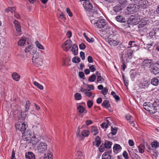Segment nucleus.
I'll return each mask as SVG.
<instances>
[{"instance_id": "f257e3e1", "label": "nucleus", "mask_w": 159, "mask_h": 159, "mask_svg": "<svg viewBox=\"0 0 159 159\" xmlns=\"http://www.w3.org/2000/svg\"><path fill=\"white\" fill-rule=\"evenodd\" d=\"M96 27L99 28H104V30H109L110 28L105 20L100 17H98Z\"/></svg>"}, {"instance_id": "f03ea898", "label": "nucleus", "mask_w": 159, "mask_h": 159, "mask_svg": "<svg viewBox=\"0 0 159 159\" xmlns=\"http://www.w3.org/2000/svg\"><path fill=\"white\" fill-rule=\"evenodd\" d=\"M108 42L111 46H115L117 45L119 42L117 36L114 34H110L108 37Z\"/></svg>"}, {"instance_id": "7ed1b4c3", "label": "nucleus", "mask_w": 159, "mask_h": 159, "mask_svg": "<svg viewBox=\"0 0 159 159\" xmlns=\"http://www.w3.org/2000/svg\"><path fill=\"white\" fill-rule=\"evenodd\" d=\"M139 6L135 4H130L127 7L126 12L129 14H130L135 12L138 10Z\"/></svg>"}, {"instance_id": "20e7f679", "label": "nucleus", "mask_w": 159, "mask_h": 159, "mask_svg": "<svg viewBox=\"0 0 159 159\" xmlns=\"http://www.w3.org/2000/svg\"><path fill=\"white\" fill-rule=\"evenodd\" d=\"M27 127V123H24L22 121L18 122L16 125V129L20 131L22 133L25 131V130Z\"/></svg>"}, {"instance_id": "39448f33", "label": "nucleus", "mask_w": 159, "mask_h": 159, "mask_svg": "<svg viewBox=\"0 0 159 159\" xmlns=\"http://www.w3.org/2000/svg\"><path fill=\"white\" fill-rule=\"evenodd\" d=\"M155 103H156V102H154L153 103H145L143 105V108L150 112L152 111L155 109V108L156 107Z\"/></svg>"}, {"instance_id": "423d86ee", "label": "nucleus", "mask_w": 159, "mask_h": 159, "mask_svg": "<svg viewBox=\"0 0 159 159\" xmlns=\"http://www.w3.org/2000/svg\"><path fill=\"white\" fill-rule=\"evenodd\" d=\"M147 25V20L144 19L141 20L138 25V27L139 28V31L140 32L146 31V25Z\"/></svg>"}, {"instance_id": "0eeeda50", "label": "nucleus", "mask_w": 159, "mask_h": 159, "mask_svg": "<svg viewBox=\"0 0 159 159\" xmlns=\"http://www.w3.org/2000/svg\"><path fill=\"white\" fill-rule=\"evenodd\" d=\"M47 145L46 143L40 142L38 143L37 150L40 153H44L47 150Z\"/></svg>"}, {"instance_id": "6e6552de", "label": "nucleus", "mask_w": 159, "mask_h": 159, "mask_svg": "<svg viewBox=\"0 0 159 159\" xmlns=\"http://www.w3.org/2000/svg\"><path fill=\"white\" fill-rule=\"evenodd\" d=\"M149 70L152 74L154 75L159 73V68L157 67V64L154 63L150 65Z\"/></svg>"}, {"instance_id": "1a4fd4ad", "label": "nucleus", "mask_w": 159, "mask_h": 159, "mask_svg": "<svg viewBox=\"0 0 159 159\" xmlns=\"http://www.w3.org/2000/svg\"><path fill=\"white\" fill-rule=\"evenodd\" d=\"M25 53H29L30 55L29 56H30V54H34L35 55L37 50L36 48L35 47H32L30 45H29L26 47L25 49Z\"/></svg>"}, {"instance_id": "9d476101", "label": "nucleus", "mask_w": 159, "mask_h": 159, "mask_svg": "<svg viewBox=\"0 0 159 159\" xmlns=\"http://www.w3.org/2000/svg\"><path fill=\"white\" fill-rule=\"evenodd\" d=\"M90 0H80V1H84L83 5L84 8L87 10H92L93 6L89 1Z\"/></svg>"}, {"instance_id": "9b49d317", "label": "nucleus", "mask_w": 159, "mask_h": 159, "mask_svg": "<svg viewBox=\"0 0 159 159\" xmlns=\"http://www.w3.org/2000/svg\"><path fill=\"white\" fill-rule=\"evenodd\" d=\"M140 19L138 16L131 15L128 20V23L131 24L135 25L138 23Z\"/></svg>"}, {"instance_id": "f8f14e48", "label": "nucleus", "mask_w": 159, "mask_h": 159, "mask_svg": "<svg viewBox=\"0 0 159 159\" xmlns=\"http://www.w3.org/2000/svg\"><path fill=\"white\" fill-rule=\"evenodd\" d=\"M72 44V42L70 39L67 40L62 45V48L64 50L67 51L70 48Z\"/></svg>"}, {"instance_id": "ddd939ff", "label": "nucleus", "mask_w": 159, "mask_h": 159, "mask_svg": "<svg viewBox=\"0 0 159 159\" xmlns=\"http://www.w3.org/2000/svg\"><path fill=\"white\" fill-rule=\"evenodd\" d=\"M134 51V49H129L125 51V57L126 61H128L132 58Z\"/></svg>"}, {"instance_id": "4468645a", "label": "nucleus", "mask_w": 159, "mask_h": 159, "mask_svg": "<svg viewBox=\"0 0 159 159\" xmlns=\"http://www.w3.org/2000/svg\"><path fill=\"white\" fill-rule=\"evenodd\" d=\"M36 56L34 55L32 58V60L33 62L35 63L39 66H41L43 64L42 59L39 57H36Z\"/></svg>"}, {"instance_id": "2eb2a0df", "label": "nucleus", "mask_w": 159, "mask_h": 159, "mask_svg": "<svg viewBox=\"0 0 159 159\" xmlns=\"http://www.w3.org/2000/svg\"><path fill=\"white\" fill-rule=\"evenodd\" d=\"M22 138L25 141L29 140L30 139L32 134L30 132L29 130L27 132L25 131L22 133Z\"/></svg>"}, {"instance_id": "dca6fc26", "label": "nucleus", "mask_w": 159, "mask_h": 159, "mask_svg": "<svg viewBox=\"0 0 159 159\" xmlns=\"http://www.w3.org/2000/svg\"><path fill=\"white\" fill-rule=\"evenodd\" d=\"M97 14V13H94L93 14V16L90 17V19L91 23L93 24L96 27L97 22L98 19V17H96Z\"/></svg>"}, {"instance_id": "f3484780", "label": "nucleus", "mask_w": 159, "mask_h": 159, "mask_svg": "<svg viewBox=\"0 0 159 159\" xmlns=\"http://www.w3.org/2000/svg\"><path fill=\"white\" fill-rule=\"evenodd\" d=\"M152 60H151L146 59L144 60L142 62L143 66L144 67V68L145 66L147 67H149L150 66V65L152 64Z\"/></svg>"}, {"instance_id": "a211bd4d", "label": "nucleus", "mask_w": 159, "mask_h": 159, "mask_svg": "<svg viewBox=\"0 0 159 159\" xmlns=\"http://www.w3.org/2000/svg\"><path fill=\"white\" fill-rule=\"evenodd\" d=\"M14 23L16 31L19 33L20 32L21 30L20 23L18 21L15 20L14 21Z\"/></svg>"}, {"instance_id": "6ab92c4d", "label": "nucleus", "mask_w": 159, "mask_h": 159, "mask_svg": "<svg viewBox=\"0 0 159 159\" xmlns=\"http://www.w3.org/2000/svg\"><path fill=\"white\" fill-rule=\"evenodd\" d=\"M78 48L77 45L76 44H73L71 49V51H72L73 53L75 55H76L78 53Z\"/></svg>"}, {"instance_id": "aec40b11", "label": "nucleus", "mask_w": 159, "mask_h": 159, "mask_svg": "<svg viewBox=\"0 0 159 159\" xmlns=\"http://www.w3.org/2000/svg\"><path fill=\"white\" fill-rule=\"evenodd\" d=\"M113 149L114 152L116 153H117L120 151L121 148L120 145L116 144L114 145Z\"/></svg>"}, {"instance_id": "412c9836", "label": "nucleus", "mask_w": 159, "mask_h": 159, "mask_svg": "<svg viewBox=\"0 0 159 159\" xmlns=\"http://www.w3.org/2000/svg\"><path fill=\"white\" fill-rule=\"evenodd\" d=\"M25 157L26 159H35L34 154L31 152H28L25 154Z\"/></svg>"}, {"instance_id": "4be33fe9", "label": "nucleus", "mask_w": 159, "mask_h": 159, "mask_svg": "<svg viewBox=\"0 0 159 159\" xmlns=\"http://www.w3.org/2000/svg\"><path fill=\"white\" fill-rule=\"evenodd\" d=\"M116 20L120 22H125V18L121 16H118L116 17Z\"/></svg>"}, {"instance_id": "5701e85b", "label": "nucleus", "mask_w": 159, "mask_h": 159, "mask_svg": "<svg viewBox=\"0 0 159 159\" xmlns=\"http://www.w3.org/2000/svg\"><path fill=\"white\" fill-rule=\"evenodd\" d=\"M11 75L13 79L16 81H18L20 79V75L16 73H13Z\"/></svg>"}, {"instance_id": "b1692460", "label": "nucleus", "mask_w": 159, "mask_h": 159, "mask_svg": "<svg viewBox=\"0 0 159 159\" xmlns=\"http://www.w3.org/2000/svg\"><path fill=\"white\" fill-rule=\"evenodd\" d=\"M152 84L154 86H157L159 83V80L156 78H154L152 79L151 81Z\"/></svg>"}, {"instance_id": "393cba45", "label": "nucleus", "mask_w": 159, "mask_h": 159, "mask_svg": "<svg viewBox=\"0 0 159 159\" xmlns=\"http://www.w3.org/2000/svg\"><path fill=\"white\" fill-rule=\"evenodd\" d=\"M122 7L120 4H118L113 7L114 11L116 12H118L122 9Z\"/></svg>"}, {"instance_id": "a878e982", "label": "nucleus", "mask_w": 159, "mask_h": 159, "mask_svg": "<svg viewBox=\"0 0 159 159\" xmlns=\"http://www.w3.org/2000/svg\"><path fill=\"white\" fill-rule=\"evenodd\" d=\"M128 46L127 48V49H134L133 48L135 46H136L135 44V42L134 41H130L129 42Z\"/></svg>"}, {"instance_id": "bb28decb", "label": "nucleus", "mask_w": 159, "mask_h": 159, "mask_svg": "<svg viewBox=\"0 0 159 159\" xmlns=\"http://www.w3.org/2000/svg\"><path fill=\"white\" fill-rule=\"evenodd\" d=\"M77 110L80 113H86L87 111L85 110V108L81 106H79L77 108Z\"/></svg>"}, {"instance_id": "cd10ccee", "label": "nucleus", "mask_w": 159, "mask_h": 159, "mask_svg": "<svg viewBox=\"0 0 159 159\" xmlns=\"http://www.w3.org/2000/svg\"><path fill=\"white\" fill-rule=\"evenodd\" d=\"M130 155L132 159H140L139 156L134 152H131Z\"/></svg>"}, {"instance_id": "c85d7f7f", "label": "nucleus", "mask_w": 159, "mask_h": 159, "mask_svg": "<svg viewBox=\"0 0 159 159\" xmlns=\"http://www.w3.org/2000/svg\"><path fill=\"white\" fill-rule=\"evenodd\" d=\"M102 106L106 108H107L110 107L109 102L108 101L104 100L102 104Z\"/></svg>"}, {"instance_id": "c756f323", "label": "nucleus", "mask_w": 159, "mask_h": 159, "mask_svg": "<svg viewBox=\"0 0 159 159\" xmlns=\"http://www.w3.org/2000/svg\"><path fill=\"white\" fill-rule=\"evenodd\" d=\"M112 144V142L108 141H106L105 142L104 146L107 148H111Z\"/></svg>"}, {"instance_id": "7c9ffc66", "label": "nucleus", "mask_w": 159, "mask_h": 159, "mask_svg": "<svg viewBox=\"0 0 159 159\" xmlns=\"http://www.w3.org/2000/svg\"><path fill=\"white\" fill-rule=\"evenodd\" d=\"M26 41V39L25 38H22L18 42V45L20 46H23L25 43Z\"/></svg>"}, {"instance_id": "2f4dec72", "label": "nucleus", "mask_w": 159, "mask_h": 159, "mask_svg": "<svg viewBox=\"0 0 159 159\" xmlns=\"http://www.w3.org/2000/svg\"><path fill=\"white\" fill-rule=\"evenodd\" d=\"M15 10V8L14 7H8L5 9V11L7 13H9L10 12L11 13H12Z\"/></svg>"}, {"instance_id": "473e14b6", "label": "nucleus", "mask_w": 159, "mask_h": 159, "mask_svg": "<svg viewBox=\"0 0 159 159\" xmlns=\"http://www.w3.org/2000/svg\"><path fill=\"white\" fill-rule=\"evenodd\" d=\"M111 158L108 152H105L102 155V159H111Z\"/></svg>"}, {"instance_id": "72a5a7b5", "label": "nucleus", "mask_w": 159, "mask_h": 159, "mask_svg": "<svg viewBox=\"0 0 159 159\" xmlns=\"http://www.w3.org/2000/svg\"><path fill=\"white\" fill-rule=\"evenodd\" d=\"M150 85V82L147 80L145 81L142 84V88L145 89L148 88Z\"/></svg>"}, {"instance_id": "f704fd0d", "label": "nucleus", "mask_w": 159, "mask_h": 159, "mask_svg": "<svg viewBox=\"0 0 159 159\" xmlns=\"http://www.w3.org/2000/svg\"><path fill=\"white\" fill-rule=\"evenodd\" d=\"M117 128L116 127L113 128L112 126L111 127V132L109 134V136L110 135H115L117 132Z\"/></svg>"}, {"instance_id": "c9c22d12", "label": "nucleus", "mask_w": 159, "mask_h": 159, "mask_svg": "<svg viewBox=\"0 0 159 159\" xmlns=\"http://www.w3.org/2000/svg\"><path fill=\"white\" fill-rule=\"evenodd\" d=\"M91 131L94 135H97L98 133V130L96 127L93 126L91 128Z\"/></svg>"}, {"instance_id": "e433bc0d", "label": "nucleus", "mask_w": 159, "mask_h": 159, "mask_svg": "<svg viewBox=\"0 0 159 159\" xmlns=\"http://www.w3.org/2000/svg\"><path fill=\"white\" fill-rule=\"evenodd\" d=\"M89 133L90 132L89 131L85 130L81 132V135L82 136L86 137L88 136L89 135Z\"/></svg>"}, {"instance_id": "4c0bfd02", "label": "nucleus", "mask_w": 159, "mask_h": 159, "mask_svg": "<svg viewBox=\"0 0 159 159\" xmlns=\"http://www.w3.org/2000/svg\"><path fill=\"white\" fill-rule=\"evenodd\" d=\"M95 141L96 142V146L97 147H99L101 143L100 138L99 136H97L96 137Z\"/></svg>"}, {"instance_id": "58836bf2", "label": "nucleus", "mask_w": 159, "mask_h": 159, "mask_svg": "<svg viewBox=\"0 0 159 159\" xmlns=\"http://www.w3.org/2000/svg\"><path fill=\"white\" fill-rule=\"evenodd\" d=\"M145 147L143 144L140 145V146L138 147V150L139 152L140 153H143L144 152V148Z\"/></svg>"}, {"instance_id": "ea45409f", "label": "nucleus", "mask_w": 159, "mask_h": 159, "mask_svg": "<svg viewBox=\"0 0 159 159\" xmlns=\"http://www.w3.org/2000/svg\"><path fill=\"white\" fill-rule=\"evenodd\" d=\"M33 84L38 88L41 90H42L43 89V86L38 83L36 81H34L33 82Z\"/></svg>"}, {"instance_id": "a19ab883", "label": "nucleus", "mask_w": 159, "mask_h": 159, "mask_svg": "<svg viewBox=\"0 0 159 159\" xmlns=\"http://www.w3.org/2000/svg\"><path fill=\"white\" fill-rule=\"evenodd\" d=\"M75 155L77 158L75 159H81L82 157L81 152L80 151H77L75 153Z\"/></svg>"}, {"instance_id": "79ce46f5", "label": "nucleus", "mask_w": 159, "mask_h": 159, "mask_svg": "<svg viewBox=\"0 0 159 159\" xmlns=\"http://www.w3.org/2000/svg\"><path fill=\"white\" fill-rule=\"evenodd\" d=\"M30 103L29 101H27L26 102V104L25 105V112H27L28 111V110L29 109L30 107Z\"/></svg>"}, {"instance_id": "37998d69", "label": "nucleus", "mask_w": 159, "mask_h": 159, "mask_svg": "<svg viewBox=\"0 0 159 159\" xmlns=\"http://www.w3.org/2000/svg\"><path fill=\"white\" fill-rule=\"evenodd\" d=\"M111 94L113 96V97L116 100V101L117 102L120 100V98L114 92L112 91L111 92Z\"/></svg>"}, {"instance_id": "c03bdc74", "label": "nucleus", "mask_w": 159, "mask_h": 159, "mask_svg": "<svg viewBox=\"0 0 159 159\" xmlns=\"http://www.w3.org/2000/svg\"><path fill=\"white\" fill-rule=\"evenodd\" d=\"M74 97L76 100H80L81 99V95L80 94L77 93L74 95Z\"/></svg>"}, {"instance_id": "a18cd8bd", "label": "nucleus", "mask_w": 159, "mask_h": 159, "mask_svg": "<svg viewBox=\"0 0 159 159\" xmlns=\"http://www.w3.org/2000/svg\"><path fill=\"white\" fill-rule=\"evenodd\" d=\"M35 43L37 47L38 48L40 49H44V47L40 43H39L38 41H36L35 42Z\"/></svg>"}, {"instance_id": "49530a36", "label": "nucleus", "mask_w": 159, "mask_h": 159, "mask_svg": "<svg viewBox=\"0 0 159 159\" xmlns=\"http://www.w3.org/2000/svg\"><path fill=\"white\" fill-rule=\"evenodd\" d=\"M96 79V76L94 74L90 76L89 79V81L90 82H93Z\"/></svg>"}, {"instance_id": "de8ad7c7", "label": "nucleus", "mask_w": 159, "mask_h": 159, "mask_svg": "<svg viewBox=\"0 0 159 159\" xmlns=\"http://www.w3.org/2000/svg\"><path fill=\"white\" fill-rule=\"evenodd\" d=\"M155 31H152L150 32L149 33V36L151 38H155Z\"/></svg>"}, {"instance_id": "09e8293b", "label": "nucleus", "mask_w": 159, "mask_h": 159, "mask_svg": "<svg viewBox=\"0 0 159 159\" xmlns=\"http://www.w3.org/2000/svg\"><path fill=\"white\" fill-rule=\"evenodd\" d=\"M80 58L78 57H75L72 59V61L73 62L76 63L80 62Z\"/></svg>"}, {"instance_id": "8fccbe9b", "label": "nucleus", "mask_w": 159, "mask_h": 159, "mask_svg": "<svg viewBox=\"0 0 159 159\" xmlns=\"http://www.w3.org/2000/svg\"><path fill=\"white\" fill-rule=\"evenodd\" d=\"M151 145L152 147L155 148L159 147V143L155 141L152 143Z\"/></svg>"}, {"instance_id": "3c124183", "label": "nucleus", "mask_w": 159, "mask_h": 159, "mask_svg": "<svg viewBox=\"0 0 159 159\" xmlns=\"http://www.w3.org/2000/svg\"><path fill=\"white\" fill-rule=\"evenodd\" d=\"M80 128L79 127H78L77 129V132H76V136L77 137L79 138V139H82V137L81 136V135L80 134Z\"/></svg>"}, {"instance_id": "603ef678", "label": "nucleus", "mask_w": 159, "mask_h": 159, "mask_svg": "<svg viewBox=\"0 0 159 159\" xmlns=\"http://www.w3.org/2000/svg\"><path fill=\"white\" fill-rule=\"evenodd\" d=\"M84 94H86V96L89 97H90L92 95V93L90 92V89H87L86 91L85 92Z\"/></svg>"}, {"instance_id": "864d4df0", "label": "nucleus", "mask_w": 159, "mask_h": 159, "mask_svg": "<svg viewBox=\"0 0 159 159\" xmlns=\"http://www.w3.org/2000/svg\"><path fill=\"white\" fill-rule=\"evenodd\" d=\"M105 148H106L104 146V144L102 143L99 148V151L100 152H103L105 151Z\"/></svg>"}, {"instance_id": "5fc2aeb1", "label": "nucleus", "mask_w": 159, "mask_h": 159, "mask_svg": "<svg viewBox=\"0 0 159 159\" xmlns=\"http://www.w3.org/2000/svg\"><path fill=\"white\" fill-rule=\"evenodd\" d=\"M26 116V114H24V112H21V117L19 118V120H24L25 119Z\"/></svg>"}, {"instance_id": "6e6d98bb", "label": "nucleus", "mask_w": 159, "mask_h": 159, "mask_svg": "<svg viewBox=\"0 0 159 159\" xmlns=\"http://www.w3.org/2000/svg\"><path fill=\"white\" fill-rule=\"evenodd\" d=\"M45 157L44 159H52V155L50 154H48L47 155L44 154Z\"/></svg>"}, {"instance_id": "4d7b16f0", "label": "nucleus", "mask_w": 159, "mask_h": 159, "mask_svg": "<svg viewBox=\"0 0 159 159\" xmlns=\"http://www.w3.org/2000/svg\"><path fill=\"white\" fill-rule=\"evenodd\" d=\"M89 68L92 72H93L96 70L95 66L94 65H92L91 66H89Z\"/></svg>"}, {"instance_id": "13d9d810", "label": "nucleus", "mask_w": 159, "mask_h": 159, "mask_svg": "<svg viewBox=\"0 0 159 159\" xmlns=\"http://www.w3.org/2000/svg\"><path fill=\"white\" fill-rule=\"evenodd\" d=\"M104 81V79L101 76L98 77L97 81L98 82L102 83Z\"/></svg>"}, {"instance_id": "bf43d9fd", "label": "nucleus", "mask_w": 159, "mask_h": 159, "mask_svg": "<svg viewBox=\"0 0 159 159\" xmlns=\"http://www.w3.org/2000/svg\"><path fill=\"white\" fill-rule=\"evenodd\" d=\"M123 156L125 159H128V154L126 151L123 152Z\"/></svg>"}, {"instance_id": "052dcab7", "label": "nucleus", "mask_w": 159, "mask_h": 159, "mask_svg": "<svg viewBox=\"0 0 159 159\" xmlns=\"http://www.w3.org/2000/svg\"><path fill=\"white\" fill-rule=\"evenodd\" d=\"M108 91L106 87L103 88L102 91V93L104 95H106Z\"/></svg>"}, {"instance_id": "680f3d73", "label": "nucleus", "mask_w": 159, "mask_h": 159, "mask_svg": "<svg viewBox=\"0 0 159 159\" xmlns=\"http://www.w3.org/2000/svg\"><path fill=\"white\" fill-rule=\"evenodd\" d=\"M93 102L92 101H89L87 102V106L89 108H90L93 106Z\"/></svg>"}, {"instance_id": "e2e57ef3", "label": "nucleus", "mask_w": 159, "mask_h": 159, "mask_svg": "<svg viewBox=\"0 0 159 159\" xmlns=\"http://www.w3.org/2000/svg\"><path fill=\"white\" fill-rule=\"evenodd\" d=\"M118 2L120 4L125 5L127 3L126 0H118Z\"/></svg>"}, {"instance_id": "0e129e2a", "label": "nucleus", "mask_w": 159, "mask_h": 159, "mask_svg": "<svg viewBox=\"0 0 159 159\" xmlns=\"http://www.w3.org/2000/svg\"><path fill=\"white\" fill-rule=\"evenodd\" d=\"M86 45L83 43L79 45V48L81 49H84L86 48Z\"/></svg>"}, {"instance_id": "69168bd1", "label": "nucleus", "mask_w": 159, "mask_h": 159, "mask_svg": "<svg viewBox=\"0 0 159 159\" xmlns=\"http://www.w3.org/2000/svg\"><path fill=\"white\" fill-rule=\"evenodd\" d=\"M80 55L82 60H84L85 59V53L83 52H81L80 53Z\"/></svg>"}, {"instance_id": "338daca9", "label": "nucleus", "mask_w": 159, "mask_h": 159, "mask_svg": "<svg viewBox=\"0 0 159 159\" xmlns=\"http://www.w3.org/2000/svg\"><path fill=\"white\" fill-rule=\"evenodd\" d=\"M59 17L61 19H62L64 21H65L66 19L65 15L63 14H61L60 15Z\"/></svg>"}, {"instance_id": "774afa93", "label": "nucleus", "mask_w": 159, "mask_h": 159, "mask_svg": "<svg viewBox=\"0 0 159 159\" xmlns=\"http://www.w3.org/2000/svg\"><path fill=\"white\" fill-rule=\"evenodd\" d=\"M101 127L103 128H107L108 127V125L106 123L102 124L101 125Z\"/></svg>"}]
</instances>
